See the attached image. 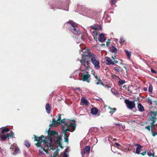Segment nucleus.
Returning <instances> with one entry per match:
<instances>
[{
  "instance_id": "obj_45",
  "label": "nucleus",
  "mask_w": 157,
  "mask_h": 157,
  "mask_svg": "<svg viewBox=\"0 0 157 157\" xmlns=\"http://www.w3.org/2000/svg\"><path fill=\"white\" fill-rule=\"evenodd\" d=\"M39 153H41L42 154H44V153L43 151H41L40 150L39 151Z\"/></svg>"
},
{
  "instance_id": "obj_25",
  "label": "nucleus",
  "mask_w": 157,
  "mask_h": 157,
  "mask_svg": "<svg viewBox=\"0 0 157 157\" xmlns=\"http://www.w3.org/2000/svg\"><path fill=\"white\" fill-rule=\"evenodd\" d=\"M110 51L113 53H115L117 51V49L114 46H112L110 48Z\"/></svg>"
},
{
  "instance_id": "obj_24",
  "label": "nucleus",
  "mask_w": 157,
  "mask_h": 157,
  "mask_svg": "<svg viewBox=\"0 0 157 157\" xmlns=\"http://www.w3.org/2000/svg\"><path fill=\"white\" fill-rule=\"evenodd\" d=\"M138 146L136 149V153L137 154H139L140 151V149L141 148V146L139 144H138Z\"/></svg>"
},
{
  "instance_id": "obj_44",
  "label": "nucleus",
  "mask_w": 157,
  "mask_h": 157,
  "mask_svg": "<svg viewBox=\"0 0 157 157\" xmlns=\"http://www.w3.org/2000/svg\"><path fill=\"white\" fill-rule=\"evenodd\" d=\"M151 72L153 73H156V71H155L153 69H151Z\"/></svg>"
},
{
  "instance_id": "obj_32",
  "label": "nucleus",
  "mask_w": 157,
  "mask_h": 157,
  "mask_svg": "<svg viewBox=\"0 0 157 157\" xmlns=\"http://www.w3.org/2000/svg\"><path fill=\"white\" fill-rule=\"evenodd\" d=\"M153 99L152 98H148V102L150 103V104L151 105L152 103V102H153Z\"/></svg>"
},
{
  "instance_id": "obj_7",
  "label": "nucleus",
  "mask_w": 157,
  "mask_h": 157,
  "mask_svg": "<svg viewBox=\"0 0 157 157\" xmlns=\"http://www.w3.org/2000/svg\"><path fill=\"white\" fill-rule=\"evenodd\" d=\"M66 120L69 121L70 122H71V121H70L69 120H66V119H63V120H61V115H59L58 117V118L57 120V121L55 120V119L54 118L52 119V124H51L50 125L49 127H50V128H51L52 126H56L59 125V124H64V125H63L64 126H67V125L65 124L63 122H62V123H61V121L62 120ZM62 125H63V124H62Z\"/></svg>"
},
{
  "instance_id": "obj_6",
  "label": "nucleus",
  "mask_w": 157,
  "mask_h": 157,
  "mask_svg": "<svg viewBox=\"0 0 157 157\" xmlns=\"http://www.w3.org/2000/svg\"><path fill=\"white\" fill-rule=\"evenodd\" d=\"M69 24V27L70 30L75 34L79 35L81 33L79 29L76 26L75 24L73 21H69L67 22Z\"/></svg>"
},
{
  "instance_id": "obj_11",
  "label": "nucleus",
  "mask_w": 157,
  "mask_h": 157,
  "mask_svg": "<svg viewBox=\"0 0 157 157\" xmlns=\"http://www.w3.org/2000/svg\"><path fill=\"white\" fill-rule=\"evenodd\" d=\"M156 112H152L151 113L150 115V120L152 121L151 122V127H152L153 126V125L154 124V123L155 121V117L156 116Z\"/></svg>"
},
{
  "instance_id": "obj_20",
  "label": "nucleus",
  "mask_w": 157,
  "mask_h": 157,
  "mask_svg": "<svg viewBox=\"0 0 157 157\" xmlns=\"http://www.w3.org/2000/svg\"><path fill=\"white\" fill-rule=\"evenodd\" d=\"M98 110L95 108H92L91 110V113L93 115H96L97 114Z\"/></svg>"
},
{
  "instance_id": "obj_48",
  "label": "nucleus",
  "mask_w": 157,
  "mask_h": 157,
  "mask_svg": "<svg viewBox=\"0 0 157 157\" xmlns=\"http://www.w3.org/2000/svg\"><path fill=\"white\" fill-rule=\"evenodd\" d=\"M94 77H95V78L97 80H98V79H99V78H98V77L96 75H95V76H94Z\"/></svg>"
},
{
  "instance_id": "obj_57",
  "label": "nucleus",
  "mask_w": 157,
  "mask_h": 157,
  "mask_svg": "<svg viewBox=\"0 0 157 157\" xmlns=\"http://www.w3.org/2000/svg\"><path fill=\"white\" fill-rule=\"evenodd\" d=\"M76 89L78 90H80V88H79L78 87L77 88H76Z\"/></svg>"
},
{
  "instance_id": "obj_49",
  "label": "nucleus",
  "mask_w": 157,
  "mask_h": 157,
  "mask_svg": "<svg viewBox=\"0 0 157 157\" xmlns=\"http://www.w3.org/2000/svg\"><path fill=\"white\" fill-rule=\"evenodd\" d=\"M115 145L117 146H120V144L118 143H115Z\"/></svg>"
},
{
  "instance_id": "obj_4",
  "label": "nucleus",
  "mask_w": 157,
  "mask_h": 157,
  "mask_svg": "<svg viewBox=\"0 0 157 157\" xmlns=\"http://www.w3.org/2000/svg\"><path fill=\"white\" fill-rule=\"evenodd\" d=\"M82 53L81 54L82 56V59L80 60V63L81 64V68L82 71H86L88 69L90 68V62L87 60L88 57L83 56L85 54H87L86 49H82Z\"/></svg>"
},
{
  "instance_id": "obj_12",
  "label": "nucleus",
  "mask_w": 157,
  "mask_h": 157,
  "mask_svg": "<svg viewBox=\"0 0 157 157\" xmlns=\"http://www.w3.org/2000/svg\"><path fill=\"white\" fill-rule=\"evenodd\" d=\"M90 150V147L89 146H86L81 152L82 157H84V155L85 154H89Z\"/></svg>"
},
{
  "instance_id": "obj_31",
  "label": "nucleus",
  "mask_w": 157,
  "mask_h": 157,
  "mask_svg": "<svg viewBox=\"0 0 157 157\" xmlns=\"http://www.w3.org/2000/svg\"><path fill=\"white\" fill-rule=\"evenodd\" d=\"M105 21L106 22H109L110 21V18L109 17H107L105 19Z\"/></svg>"
},
{
  "instance_id": "obj_37",
  "label": "nucleus",
  "mask_w": 157,
  "mask_h": 157,
  "mask_svg": "<svg viewBox=\"0 0 157 157\" xmlns=\"http://www.w3.org/2000/svg\"><path fill=\"white\" fill-rule=\"evenodd\" d=\"M98 82H97L96 83V84L97 85H98L99 84H100V83H101V80L100 79H98Z\"/></svg>"
},
{
  "instance_id": "obj_19",
  "label": "nucleus",
  "mask_w": 157,
  "mask_h": 157,
  "mask_svg": "<svg viewBox=\"0 0 157 157\" xmlns=\"http://www.w3.org/2000/svg\"><path fill=\"white\" fill-rule=\"evenodd\" d=\"M90 31L92 33L93 36L94 37L97 36L98 34L99 33L98 30H94L90 29Z\"/></svg>"
},
{
  "instance_id": "obj_59",
  "label": "nucleus",
  "mask_w": 157,
  "mask_h": 157,
  "mask_svg": "<svg viewBox=\"0 0 157 157\" xmlns=\"http://www.w3.org/2000/svg\"><path fill=\"white\" fill-rule=\"evenodd\" d=\"M146 154V152H145L144 154H142L143 155H144V154Z\"/></svg>"
},
{
  "instance_id": "obj_58",
  "label": "nucleus",
  "mask_w": 157,
  "mask_h": 157,
  "mask_svg": "<svg viewBox=\"0 0 157 157\" xmlns=\"http://www.w3.org/2000/svg\"><path fill=\"white\" fill-rule=\"evenodd\" d=\"M100 84H101L103 86L104 85V84L102 82H101V83H100Z\"/></svg>"
},
{
  "instance_id": "obj_62",
  "label": "nucleus",
  "mask_w": 157,
  "mask_h": 157,
  "mask_svg": "<svg viewBox=\"0 0 157 157\" xmlns=\"http://www.w3.org/2000/svg\"><path fill=\"white\" fill-rule=\"evenodd\" d=\"M114 76H115L116 77H117L116 75H114Z\"/></svg>"
},
{
  "instance_id": "obj_23",
  "label": "nucleus",
  "mask_w": 157,
  "mask_h": 157,
  "mask_svg": "<svg viewBox=\"0 0 157 157\" xmlns=\"http://www.w3.org/2000/svg\"><path fill=\"white\" fill-rule=\"evenodd\" d=\"M138 108L139 110L141 112L144 111V109L143 106L140 103H139L138 105Z\"/></svg>"
},
{
  "instance_id": "obj_61",
  "label": "nucleus",
  "mask_w": 157,
  "mask_h": 157,
  "mask_svg": "<svg viewBox=\"0 0 157 157\" xmlns=\"http://www.w3.org/2000/svg\"><path fill=\"white\" fill-rule=\"evenodd\" d=\"M108 43L107 42H106V44H107V45H108Z\"/></svg>"
},
{
  "instance_id": "obj_9",
  "label": "nucleus",
  "mask_w": 157,
  "mask_h": 157,
  "mask_svg": "<svg viewBox=\"0 0 157 157\" xmlns=\"http://www.w3.org/2000/svg\"><path fill=\"white\" fill-rule=\"evenodd\" d=\"M81 77V80L83 81H86L88 83H89L90 82V76L88 74L82 75Z\"/></svg>"
},
{
  "instance_id": "obj_13",
  "label": "nucleus",
  "mask_w": 157,
  "mask_h": 157,
  "mask_svg": "<svg viewBox=\"0 0 157 157\" xmlns=\"http://www.w3.org/2000/svg\"><path fill=\"white\" fill-rule=\"evenodd\" d=\"M93 12L92 11L90 10L86 9H84V15L90 17L91 15H93Z\"/></svg>"
},
{
  "instance_id": "obj_8",
  "label": "nucleus",
  "mask_w": 157,
  "mask_h": 157,
  "mask_svg": "<svg viewBox=\"0 0 157 157\" xmlns=\"http://www.w3.org/2000/svg\"><path fill=\"white\" fill-rule=\"evenodd\" d=\"M124 102L126 105L127 107L130 109H132L135 107V103L134 101H131L129 100L125 99Z\"/></svg>"
},
{
  "instance_id": "obj_35",
  "label": "nucleus",
  "mask_w": 157,
  "mask_h": 157,
  "mask_svg": "<svg viewBox=\"0 0 157 157\" xmlns=\"http://www.w3.org/2000/svg\"><path fill=\"white\" fill-rule=\"evenodd\" d=\"M25 145L27 147H29L30 146V144L28 141H26L25 142Z\"/></svg>"
},
{
  "instance_id": "obj_38",
  "label": "nucleus",
  "mask_w": 157,
  "mask_h": 157,
  "mask_svg": "<svg viewBox=\"0 0 157 157\" xmlns=\"http://www.w3.org/2000/svg\"><path fill=\"white\" fill-rule=\"evenodd\" d=\"M124 41V40L123 38L121 37L120 38L119 42L120 43H122Z\"/></svg>"
},
{
  "instance_id": "obj_46",
  "label": "nucleus",
  "mask_w": 157,
  "mask_h": 157,
  "mask_svg": "<svg viewBox=\"0 0 157 157\" xmlns=\"http://www.w3.org/2000/svg\"><path fill=\"white\" fill-rule=\"evenodd\" d=\"M112 58L114 60H115V59L116 58L115 55H114V56H112Z\"/></svg>"
},
{
  "instance_id": "obj_41",
  "label": "nucleus",
  "mask_w": 157,
  "mask_h": 157,
  "mask_svg": "<svg viewBox=\"0 0 157 157\" xmlns=\"http://www.w3.org/2000/svg\"><path fill=\"white\" fill-rule=\"evenodd\" d=\"M114 69L115 70L118 72H119L120 71L119 69L118 68V67H115Z\"/></svg>"
},
{
  "instance_id": "obj_55",
  "label": "nucleus",
  "mask_w": 157,
  "mask_h": 157,
  "mask_svg": "<svg viewBox=\"0 0 157 157\" xmlns=\"http://www.w3.org/2000/svg\"><path fill=\"white\" fill-rule=\"evenodd\" d=\"M105 87H106L107 88H110V86H105Z\"/></svg>"
},
{
  "instance_id": "obj_36",
  "label": "nucleus",
  "mask_w": 157,
  "mask_h": 157,
  "mask_svg": "<svg viewBox=\"0 0 157 157\" xmlns=\"http://www.w3.org/2000/svg\"><path fill=\"white\" fill-rule=\"evenodd\" d=\"M111 109L112 110V111H110L109 112L110 113H111V112L114 113V112L116 110V109L115 108H111Z\"/></svg>"
},
{
  "instance_id": "obj_30",
  "label": "nucleus",
  "mask_w": 157,
  "mask_h": 157,
  "mask_svg": "<svg viewBox=\"0 0 157 157\" xmlns=\"http://www.w3.org/2000/svg\"><path fill=\"white\" fill-rule=\"evenodd\" d=\"M152 86L151 85H150L149 87V91L150 93H151L152 92Z\"/></svg>"
},
{
  "instance_id": "obj_10",
  "label": "nucleus",
  "mask_w": 157,
  "mask_h": 157,
  "mask_svg": "<svg viewBox=\"0 0 157 157\" xmlns=\"http://www.w3.org/2000/svg\"><path fill=\"white\" fill-rule=\"evenodd\" d=\"M105 59L106 64L109 65L111 64L114 65L115 63H117L118 62L116 60H114V61H113L112 59L108 57H105Z\"/></svg>"
},
{
  "instance_id": "obj_28",
  "label": "nucleus",
  "mask_w": 157,
  "mask_h": 157,
  "mask_svg": "<svg viewBox=\"0 0 157 157\" xmlns=\"http://www.w3.org/2000/svg\"><path fill=\"white\" fill-rule=\"evenodd\" d=\"M119 78V83L120 84L122 85L125 83V81L124 80L120 79Z\"/></svg>"
},
{
  "instance_id": "obj_26",
  "label": "nucleus",
  "mask_w": 157,
  "mask_h": 157,
  "mask_svg": "<svg viewBox=\"0 0 157 157\" xmlns=\"http://www.w3.org/2000/svg\"><path fill=\"white\" fill-rule=\"evenodd\" d=\"M6 135L8 138H9V137H13V136H14V133L13 132L11 131L10 132L7 134Z\"/></svg>"
},
{
  "instance_id": "obj_52",
  "label": "nucleus",
  "mask_w": 157,
  "mask_h": 157,
  "mask_svg": "<svg viewBox=\"0 0 157 157\" xmlns=\"http://www.w3.org/2000/svg\"><path fill=\"white\" fill-rule=\"evenodd\" d=\"M62 157H68V155H65V156H62Z\"/></svg>"
},
{
  "instance_id": "obj_60",
  "label": "nucleus",
  "mask_w": 157,
  "mask_h": 157,
  "mask_svg": "<svg viewBox=\"0 0 157 157\" xmlns=\"http://www.w3.org/2000/svg\"><path fill=\"white\" fill-rule=\"evenodd\" d=\"M124 68H125L126 70H127V68H126V67H124Z\"/></svg>"
},
{
  "instance_id": "obj_33",
  "label": "nucleus",
  "mask_w": 157,
  "mask_h": 157,
  "mask_svg": "<svg viewBox=\"0 0 157 157\" xmlns=\"http://www.w3.org/2000/svg\"><path fill=\"white\" fill-rule=\"evenodd\" d=\"M151 125L152 124L151 123L150 126H148L145 128L148 130L149 131H150V128H152L153 127V126L152 127H151ZM153 126H154V124L153 125Z\"/></svg>"
},
{
  "instance_id": "obj_22",
  "label": "nucleus",
  "mask_w": 157,
  "mask_h": 157,
  "mask_svg": "<svg viewBox=\"0 0 157 157\" xmlns=\"http://www.w3.org/2000/svg\"><path fill=\"white\" fill-rule=\"evenodd\" d=\"M81 101L82 103L85 104L86 105H88L89 103L88 101L85 98H82L81 99Z\"/></svg>"
},
{
  "instance_id": "obj_43",
  "label": "nucleus",
  "mask_w": 157,
  "mask_h": 157,
  "mask_svg": "<svg viewBox=\"0 0 157 157\" xmlns=\"http://www.w3.org/2000/svg\"><path fill=\"white\" fill-rule=\"evenodd\" d=\"M67 152L66 151H65L64 152V153L63 154V155H62V156H65V155H67Z\"/></svg>"
},
{
  "instance_id": "obj_17",
  "label": "nucleus",
  "mask_w": 157,
  "mask_h": 157,
  "mask_svg": "<svg viewBox=\"0 0 157 157\" xmlns=\"http://www.w3.org/2000/svg\"><path fill=\"white\" fill-rule=\"evenodd\" d=\"M15 149V151L16 153H17L19 151V148L18 147H17L16 145L15 144H13L10 147V149Z\"/></svg>"
},
{
  "instance_id": "obj_2",
  "label": "nucleus",
  "mask_w": 157,
  "mask_h": 157,
  "mask_svg": "<svg viewBox=\"0 0 157 157\" xmlns=\"http://www.w3.org/2000/svg\"><path fill=\"white\" fill-rule=\"evenodd\" d=\"M63 122L67 126L62 125L63 131L64 133V139L66 142H68V139L67 138L68 136L66 133V132L68 131L73 132L75 129V124L74 122H70L69 121L65 120H62L61 121V123Z\"/></svg>"
},
{
  "instance_id": "obj_29",
  "label": "nucleus",
  "mask_w": 157,
  "mask_h": 157,
  "mask_svg": "<svg viewBox=\"0 0 157 157\" xmlns=\"http://www.w3.org/2000/svg\"><path fill=\"white\" fill-rule=\"evenodd\" d=\"M59 150L58 149L54 153L53 155L55 156H58L59 155Z\"/></svg>"
},
{
  "instance_id": "obj_50",
  "label": "nucleus",
  "mask_w": 157,
  "mask_h": 157,
  "mask_svg": "<svg viewBox=\"0 0 157 157\" xmlns=\"http://www.w3.org/2000/svg\"><path fill=\"white\" fill-rule=\"evenodd\" d=\"M153 102H155V105H157V101H153Z\"/></svg>"
},
{
  "instance_id": "obj_3",
  "label": "nucleus",
  "mask_w": 157,
  "mask_h": 157,
  "mask_svg": "<svg viewBox=\"0 0 157 157\" xmlns=\"http://www.w3.org/2000/svg\"><path fill=\"white\" fill-rule=\"evenodd\" d=\"M86 50L87 52V54H85L83 56H87L88 58L91 61L92 64L94 66L95 69L98 70L100 67V61L97 56L93 53L90 52V49L87 48Z\"/></svg>"
},
{
  "instance_id": "obj_63",
  "label": "nucleus",
  "mask_w": 157,
  "mask_h": 157,
  "mask_svg": "<svg viewBox=\"0 0 157 157\" xmlns=\"http://www.w3.org/2000/svg\"><path fill=\"white\" fill-rule=\"evenodd\" d=\"M80 47H81V48H81V44H80Z\"/></svg>"
},
{
  "instance_id": "obj_18",
  "label": "nucleus",
  "mask_w": 157,
  "mask_h": 157,
  "mask_svg": "<svg viewBox=\"0 0 157 157\" xmlns=\"http://www.w3.org/2000/svg\"><path fill=\"white\" fill-rule=\"evenodd\" d=\"M7 135L5 134L2 135L0 134V140L4 141H5L7 138Z\"/></svg>"
},
{
  "instance_id": "obj_47",
  "label": "nucleus",
  "mask_w": 157,
  "mask_h": 157,
  "mask_svg": "<svg viewBox=\"0 0 157 157\" xmlns=\"http://www.w3.org/2000/svg\"><path fill=\"white\" fill-rule=\"evenodd\" d=\"M91 74L94 76H95V72L93 71L92 70V73Z\"/></svg>"
},
{
  "instance_id": "obj_15",
  "label": "nucleus",
  "mask_w": 157,
  "mask_h": 157,
  "mask_svg": "<svg viewBox=\"0 0 157 157\" xmlns=\"http://www.w3.org/2000/svg\"><path fill=\"white\" fill-rule=\"evenodd\" d=\"M90 29L98 30L101 29V26L98 25H94L90 27Z\"/></svg>"
},
{
  "instance_id": "obj_39",
  "label": "nucleus",
  "mask_w": 157,
  "mask_h": 157,
  "mask_svg": "<svg viewBox=\"0 0 157 157\" xmlns=\"http://www.w3.org/2000/svg\"><path fill=\"white\" fill-rule=\"evenodd\" d=\"M152 132V136H155L156 135H157V132H154L153 130H151Z\"/></svg>"
},
{
  "instance_id": "obj_40",
  "label": "nucleus",
  "mask_w": 157,
  "mask_h": 157,
  "mask_svg": "<svg viewBox=\"0 0 157 157\" xmlns=\"http://www.w3.org/2000/svg\"><path fill=\"white\" fill-rule=\"evenodd\" d=\"M147 154H148V155L150 156H151L152 155V153L151 151L148 152Z\"/></svg>"
},
{
  "instance_id": "obj_21",
  "label": "nucleus",
  "mask_w": 157,
  "mask_h": 157,
  "mask_svg": "<svg viewBox=\"0 0 157 157\" xmlns=\"http://www.w3.org/2000/svg\"><path fill=\"white\" fill-rule=\"evenodd\" d=\"M45 108L47 112L48 113H50L51 110L50 105L49 104H47L46 105Z\"/></svg>"
},
{
  "instance_id": "obj_42",
  "label": "nucleus",
  "mask_w": 157,
  "mask_h": 157,
  "mask_svg": "<svg viewBox=\"0 0 157 157\" xmlns=\"http://www.w3.org/2000/svg\"><path fill=\"white\" fill-rule=\"evenodd\" d=\"M111 91L113 94H114V95H117V93H115V92H114V91L113 92L112 90V89H111Z\"/></svg>"
},
{
  "instance_id": "obj_51",
  "label": "nucleus",
  "mask_w": 157,
  "mask_h": 157,
  "mask_svg": "<svg viewBox=\"0 0 157 157\" xmlns=\"http://www.w3.org/2000/svg\"><path fill=\"white\" fill-rule=\"evenodd\" d=\"M116 125H118L119 126H121V124L119 123H116L115 124Z\"/></svg>"
},
{
  "instance_id": "obj_1",
  "label": "nucleus",
  "mask_w": 157,
  "mask_h": 157,
  "mask_svg": "<svg viewBox=\"0 0 157 157\" xmlns=\"http://www.w3.org/2000/svg\"><path fill=\"white\" fill-rule=\"evenodd\" d=\"M55 133L56 132L54 131H48V136L46 140H45V136H42L40 137L35 136L34 138L35 140L37 141L38 142L36 144V146L41 147L43 151L46 152L47 150L45 149V147L42 146V143L45 147H49L50 150H55V148L54 145L56 143V141L53 136L55 134Z\"/></svg>"
},
{
  "instance_id": "obj_54",
  "label": "nucleus",
  "mask_w": 157,
  "mask_h": 157,
  "mask_svg": "<svg viewBox=\"0 0 157 157\" xmlns=\"http://www.w3.org/2000/svg\"><path fill=\"white\" fill-rule=\"evenodd\" d=\"M115 95L116 97H118V96H119V95H120V94H119L117 93V95Z\"/></svg>"
},
{
  "instance_id": "obj_14",
  "label": "nucleus",
  "mask_w": 157,
  "mask_h": 157,
  "mask_svg": "<svg viewBox=\"0 0 157 157\" xmlns=\"http://www.w3.org/2000/svg\"><path fill=\"white\" fill-rule=\"evenodd\" d=\"M106 38L103 33H101L99 35L98 40L101 42H102L105 40Z\"/></svg>"
},
{
  "instance_id": "obj_53",
  "label": "nucleus",
  "mask_w": 157,
  "mask_h": 157,
  "mask_svg": "<svg viewBox=\"0 0 157 157\" xmlns=\"http://www.w3.org/2000/svg\"><path fill=\"white\" fill-rule=\"evenodd\" d=\"M51 157H59L58 156H55L53 155V156H51Z\"/></svg>"
},
{
  "instance_id": "obj_5",
  "label": "nucleus",
  "mask_w": 157,
  "mask_h": 157,
  "mask_svg": "<svg viewBox=\"0 0 157 157\" xmlns=\"http://www.w3.org/2000/svg\"><path fill=\"white\" fill-rule=\"evenodd\" d=\"M69 24V27L70 30L75 34L79 35L81 33L79 29L76 26L75 24L73 21H69L67 22Z\"/></svg>"
},
{
  "instance_id": "obj_27",
  "label": "nucleus",
  "mask_w": 157,
  "mask_h": 157,
  "mask_svg": "<svg viewBox=\"0 0 157 157\" xmlns=\"http://www.w3.org/2000/svg\"><path fill=\"white\" fill-rule=\"evenodd\" d=\"M126 54L128 58H130L131 56V52L127 50H125Z\"/></svg>"
},
{
  "instance_id": "obj_34",
  "label": "nucleus",
  "mask_w": 157,
  "mask_h": 157,
  "mask_svg": "<svg viewBox=\"0 0 157 157\" xmlns=\"http://www.w3.org/2000/svg\"><path fill=\"white\" fill-rule=\"evenodd\" d=\"M117 0H111L110 2L111 4L112 5H114L116 3Z\"/></svg>"
},
{
  "instance_id": "obj_16",
  "label": "nucleus",
  "mask_w": 157,
  "mask_h": 157,
  "mask_svg": "<svg viewBox=\"0 0 157 157\" xmlns=\"http://www.w3.org/2000/svg\"><path fill=\"white\" fill-rule=\"evenodd\" d=\"M9 131V129L6 127H4L0 129V132H1L2 134H3L5 132H7Z\"/></svg>"
},
{
  "instance_id": "obj_56",
  "label": "nucleus",
  "mask_w": 157,
  "mask_h": 157,
  "mask_svg": "<svg viewBox=\"0 0 157 157\" xmlns=\"http://www.w3.org/2000/svg\"><path fill=\"white\" fill-rule=\"evenodd\" d=\"M113 141H115L116 140V139H115V138H113Z\"/></svg>"
}]
</instances>
